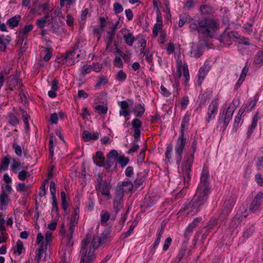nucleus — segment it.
<instances>
[{
  "mask_svg": "<svg viewBox=\"0 0 263 263\" xmlns=\"http://www.w3.org/2000/svg\"><path fill=\"white\" fill-rule=\"evenodd\" d=\"M52 209L51 212L52 217L55 220H58L60 217L59 208L56 198H52Z\"/></svg>",
  "mask_w": 263,
  "mask_h": 263,
  "instance_id": "nucleus-17",
  "label": "nucleus"
},
{
  "mask_svg": "<svg viewBox=\"0 0 263 263\" xmlns=\"http://www.w3.org/2000/svg\"><path fill=\"white\" fill-rule=\"evenodd\" d=\"M218 223V220L214 219L211 220L208 223V224L204 227V229H207V230H209L210 229H212L214 226L217 224Z\"/></svg>",
  "mask_w": 263,
  "mask_h": 263,
  "instance_id": "nucleus-61",
  "label": "nucleus"
},
{
  "mask_svg": "<svg viewBox=\"0 0 263 263\" xmlns=\"http://www.w3.org/2000/svg\"><path fill=\"white\" fill-rule=\"evenodd\" d=\"M107 159H112L117 161L118 157V153L115 149L111 150L107 155Z\"/></svg>",
  "mask_w": 263,
  "mask_h": 263,
  "instance_id": "nucleus-42",
  "label": "nucleus"
},
{
  "mask_svg": "<svg viewBox=\"0 0 263 263\" xmlns=\"http://www.w3.org/2000/svg\"><path fill=\"white\" fill-rule=\"evenodd\" d=\"M114 65L118 68H122L123 66V62L119 57H116L114 60Z\"/></svg>",
  "mask_w": 263,
  "mask_h": 263,
  "instance_id": "nucleus-58",
  "label": "nucleus"
},
{
  "mask_svg": "<svg viewBox=\"0 0 263 263\" xmlns=\"http://www.w3.org/2000/svg\"><path fill=\"white\" fill-rule=\"evenodd\" d=\"M255 180L260 186H263V176L261 175L256 174Z\"/></svg>",
  "mask_w": 263,
  "mask_h": 263,
  "instance_id": "nucleus-64",
  "label": "nucleus"
},
{
  "mask_svg": "<svg viewBox=\"0 0 263 263\" xmlns=\"http://www.w3.org/2000/svg\"><path fill=\"white\" fill-rule=\"evenodd\" d=\"M61 199H62V208L64 211H66L67 209V204L66 202V196L65 192L62 191L61 193Z\"/></svg>",
  "mask_w": 263,
  "mask_h": 263,
  "instance_id": "nucleus-45",
  "label": "nucleus"
},
{
  "mask_svg": "<svg viewBox=\"0 0 263 263\" xmlns=\"http://www.w3.org/2000/svg\"><path fill=\"white\" fill-rule=\"evenodd\" d=\"M218 107V99H215L211 102L210 105L209 106L208 112V117L206 118V121L208 123L210 122L212 119H213L215 118V116L217 114Z\"/></svg>",
  "mask_w": 263,
  "mask_h": 263,
  "instance_id": "nucleus-8",
  "label": "nucleus"
},
{
  "mask_svg": "<svg viewBox=\"0 0 263 263\" xmlns=\"http://www.w3.org/2000/svg\"><path fill=\"white\" fill-rule=\"evenodd\" d=\"M209 167L206 164L203 165L200 176V183L198 185V207L206 202L208 196L210 192L209 182Z\"/></svg>",
  "mask_w": 263,
  "mask_h": 263,
  "instance_id": "nucleus-2",
  "label": "nucleus"
},
{
  "mask_svg": "<svg viewBox=\"0 0 263 263\" xmlns=\"http://www.w3.org/2000/svg\"><path fill=\"white\" fill-rule=\"evenodd\" d=\"M197 226V218H196L194 219L193 222L189 224L188 227L186 229L185 233V236H189L190 234H191L194 229L196 228Z\"/></svg>",
  "mask_w": 263,
  "mask_h": 263,
  "instance_id": "nucleus-27",
  "label": "nucleus"
},
{
  "mask_svg": "<svg viewBox=\"0 0 263 263\" xmlns=\"http://www.w3.org/2000/svg\"><path fill=\"white\" fill-rule=\"evenodd\" d=\"M182 69L183 72V76L185 79V81H187L190 78L187 65L185 63L183 65L181 60H178L177 61V71L176 73L174 74L175 79H179L181 77Z\"/></svg>",
  "mask_w": 263,
  "mask_h": 263,
  "instance_id": "nucleus-7",
  "label": "nucleus"
},
{
  "mask_svg": "<svg viewBox=\"0 0 263 263\" xmlns=\"http://www.w3.org/2000/svg\"><path fill=\"white\" fill-rule=\"evenodd\" d=\"M111 228L109 227L106 228L101 234V236L98 237L96 240V246H98V248L101 245L103 244L110 238V234L111 232Z\"/></svg>",
  "mask_w": 263,
  "mask_h": 263,
  "instance_id": "nucleus-10",
  "label": "nucleus"
},
{
  "mask_svg": "<svg viewBox=\"0 0 263 263\" xmlns=\"http://www.w3.org/2000/svg\"><path fill=\"white\" fill-rule=\"evenodd\" d=\"M186 143V139L181 136H179L177 139V144L175 146V153L177 156L176 157V162L179 164L182 159V155L184 149L185 144Z\"/></svg>",
  "mask_w": 263,
  "mask_h": 263,
  "instance_id": "nucleus-6",
  "label": "nucleus"
},
{
  "mask_svg": "<svg viewBox=\"0 0 263 263\" xmlns=\"http://www.w3.org/2000/svg\"><path fill=\"white\" fill-rule=\"evenodd\" d=\"M21 20V16L20 15H16L13 17L10 18L7 22V24L9 25L11 28H13L18 26L20 21Z\"/></svg>",
  "mask_w": 263,
  "mask_h": 263,
  "instance_id": "nucleus-16",
  "label": "nucleus"
},
{
  "mask_svg": "<svg viewBox=\"0 0 263 263\" xmlns=\"http://www.w3.org/2000/svg\"><path fill=\"white\" fill-rule=\"evenodd\" d=\"M30 174L29 172L25 170H22L18 173V178L20 180H24L27 178L29 177Z\"/></svg>",
  "mask_w": 263,
  "mask_h": 263,
  "instance_id": "nucleus-44",
  "label": "nucleus"
},
{
  "mask_svg": "<svg viewBox=\"0 0 263 263\" xmlns=\"http://www.w3.org/2000/svg\"><path fill=\"white\" fill-rule=\"evenodd\" d=\"M125 43L130 46H132L135 41V38L132 33H128L123 35Z\"/></svg>",
  "mask_w": 263,
  "mask_h": 263,
  "instance_id": "nucleus-31",
  "label": "nucleus"
},
{
  "mask_svg": "<svg viewBox=\"0 0 263 263\" xmlns=\"http://www.w3.org/2000/svg\"><path fill=\"white\" fill-rule=\"evenodd\" d=\"M27 37L24 36L22 34H21L18 33V39L17 41V45L18 46H22V45L24 44V42L25 40H26Z\"/></svg>",
  "mask_w": 263,
  "mask_h": 263,
  "instance_id": "nucleus-62",
  "label": "nucleus"
},
{
  "mask_svg": "<svg viewBox=\"0 0 263 263\" xmlns=\"http://www.w3.org/2000/svg\"><path fill=\"white\" fill-rule=\"evenodd\" d=\"M93 160L96 165L99 166H102L105 164V157L101 151L96 152V156L93 157Z\"/></svg>",
  "mask_w": 263,
  "mask_h": 263,
  "instance_id": "nucleus-14",
  "label": "nucleus"
},
{
  "mask_svg": "<svg viewBox=\"0 0 263 263\" xmlns=\"http://www.w3.org/2000/svg\"><path fill=\"white\" fill-rule=\"evenodd\" d=\"M196 151V147L193 148V154H191L190 156L188 157L186 160V164H185V168L186 174H188L189 173V171L190 170V167L192 165L194 160V154Z\"/></svg>",
  "mask_w": 263,
  "mask_h": 263,
  "instance_id": "nucleus-25",
  "label": "nucleus"
},
{
  "mask_svg": "<svg viewBox=\"0 0 263 263\" xmlns=\"http://www.w3.org/2000/svg\"><path fill=\"white\" fill-rule=\"evenodd\" d=\"M255 231V228L253 224L248 225L245 229L243 236V237L248 238L251 236Z\"/></svg>",
  "mask_w": 263,
  "mask_h": 263,
  "instance_id": "nucleus-28",
  "label": "nucleus"
},
{
  "mask_svg": "<svg viewBox=\"0 0 263 263\" xmlns=\"http://www.w3.org/2000/svg\"><path fill=\"white\" fill-rule=\"evenodd\" d=\"M10 200L8 196L4 190H2L0 194V205L1 206H7Z\"/></svg>",
  "mask_w": 263,
  "mask_h": 263,
  "instance_id": "nucleus-21",
  "label": "nucleus"
},
{
  "mask_svg": "<svg viewBox=\"0 0 263 263\" xmlns=\"http://www.w3.org/2000/svg\"><path fill=\"white\" fill-rule=\"evenodd\" d=\"M258 116H259V112H256V114L254 115V116L253 117L252 124L251 125L250 129L248 130V133H247V137L248 138L251 135V134L253 133V131H254V129L256 127L257 123L258 120Z\"/></svg>",
  "mask_w": 263,
  "mask_h": 263,
  "instance_id": "nucleus-19",
  "label": "nucleus"
},
{
  "mask_svg": "<svg viewBox=\"0 0 263 263\" xmlns=\"http://www.w3.org/2000/svg\"><path fill=\"white\" fill-rule=\"evenodd\" d=\"M162 30V23H156L154 25L153 29V34L154 37H156L159 32H161Z\"/></svg>",
  "mask_w": 263,
  "mask_h": 263,
  "instance_id": "nucleus-35",
  "label": "nucleus"
},
{
  "mask_svg": "<svg viewBox=\"0 0 263 263\" xmlns=\"http://www.w3.org/2000/svg\"><path fill=\"white\" fill-rule=\"evenodd\" d=\"M95 109L98 111H100L102 114H106L108 108L106 106L97 105L95 107Z\"/></svg>",
  "mask_w": 263,
  "mask_h": 263,
  "instance_id": "nucleus-59",
  "label": "nucleus"
},
{
  "mask_svg": "<svg viewBox=\"0 0 263 263\" xmlns=\"http://www.w3.org/2000/svg\"><path fill=\"white\" fill-rule=\"evenodd\" d=\"M110 217V214L107 211H102L101 214V224H104L109 219Z\"/></svg>",
  "mask_w": 263,
  "mask_h": 263,
  "instance_id": "nucleus-37",
  "label": "nucleus"
},
{
  "mask_svg": "<svg viewBox=\"0 0 263 263\" xmlns=\"http://www.w3.org/2000/svg\"><path fill=\"white\" fill-rule=\"evenodd\" d=\"M190 116L188 114H185L183 117L181 126V135L182 137L184 136V133L185 127H187L189 124Z\"/></svg>",
  "mask_w": 263,
  "mask_h": 263,
  "instance_id": "nucleus-24",
  "label": "nucleus"
},
{
  "mask_svg": "<svg viewBox=\"0 0 263 263\" xmlns=\"http://www.w3.org/2000/svg\"><path fill=\"white\" fill-rule=\"evenodd\" d=\"M145 108L141 104L136 105L133 110L135 116L137 117H141L144 114Z\"/></svg>",
  "mask_w": 263,
  "mask_h": 263,
  "instance_id": "nucleus-23",
  "label": "nucleus"
},
{
  "mask_svg": "<svg viewBox=\"0 0 263 263\" xmlns=\"http://www.w3.org/2000/svg\"><path fill=\"white\" fill-rule=\"evenodd\" d=\"M108 82V79L104 76H99L98 77V80L95 86L96 88H99L101 86L104 85Z\"/></svg>",
  "mask_w": 263,
  "mask_h": 263,
  "instance_id": "nucleus-30",
  "label": "nucleus"
},
{
  "mask_svg": "<svg viewBox=\"0 0 263 263\" xmlns=\"http://www.w3.org/2000/svg\"><path fill=\"white\" fill-rule=\"evenodd\" d=\"M119 104L121 107L120 111V115L127 117L130 114L128 110L129 105L126 101H122L119 102Z\"/></svg>",
  "mask_w": 263,
  "mask_h": 263,
  "instance_id": "nucleus-15",
  "label": "nucleus"
},
{
  "mask_svg": "<svg viewBox=\"0 0 263 263\" xmlns=\"http://www.w3.org/2000/svg\"><path fill=\"white\" fill-rule=\"evenodd\" d=\"M44 252V249L43 245H40L39 248L37 250L35 251L36 256V259L37 260V262H39L40 260L42 259V254Z\"/></svg>",
  "mask_w": 263,
  "mask_h": 263,
  "instance_id": "nucleus-47",
  "label": "nucleus"
},
{
  "mask_svg": "<svg viewBox=\"0 0 263 263\" xmlns=\"http://www.w3.org/2000/svg\"><path fill=\"white\" fill-rule=\"evenodd\" d=\"M253 63L255 65H262L263 64V51L260 50L257 52L255 54Z\"/></svg>",
  "mask_w": 263,
  "mask_h": 263,
  "instance_id": "nucleus-26",
  "label": "nucleus"
},
{
  "mask_svg": "<svg viewBox=\"0 0 263 263\" xmlns=\"http://www.w3.org/2000/svg\"><path fill=\"white\" fill-rule=\"evenodd\" d=\"M228 36L230 39H232V36H234V37L236 38L237 41L238 42V44H243V45H247V46H249L250 44V40L248 38H246V37H242V36H240L239 37H236L234 35V32H229L228 34Z\"/></svg>",
  "mask_w": 263,
  "mask_h": 263,
  "instance_id": "nucleus-18",
  "label": "nucleus"
},
{
  "mask_svg": "<svg viewBox=\"0 0 263 263\" xmlns=\"http://www.w3.org/2000/svg\"><path fill=\"white\" fill-rule=\"evenodd\" d=\"M16 250L14 251V253H17L18 255H20L22 253V250L24 249V246L23 242L18 240L16 242Z\"/></svg>",
  "mask_w": 263,
  "mask_h": 263,
  "instance_id": "nucleus-49",
  "label": "nucleus"
},
{
  "mask_svg": "<svg viewBox=\"0 0 263 263\" xmlns=\"http://www.w3.org/2000/svg\"><path fill=\"white\" fill-rule=\"evenodd\" d=\"M233 201L230 199L224 201L223 211L219 215V218L220 220L223 219L225 217L229 214L233 207Z\"/></svg>",
  "mask_w": 263,
  "mask_h": 263,
  "instance_id": "nucleus-12",
  "label": "nucleus"
},
{
  "mask_svg": "<svg viewBox=\"0 0 263 263\" xmlns=\"http://www.w3.org/2000/svg\"><path fill=\"white\" fill-rule=\"evenodd\" d=\"M114 10L116 14L119 13L123 11V8L121 5L118 3H115L114 4Z\"/></svg>",
  "mask_w": 263,
  "mask_h": 263,
  "instance_id": "nucleus-57",
  "label": "nucleus"
},
{
  "mask_svg": "<svg viewBox=\"0 0 263 263\" xmlns=\"http://www.w3.org/2000/svg\"><path fill=\"white\" fill-rule=\"evenodd\" d=\"M33 28V26L32 24L26 25L23 29H20L18 30V33L24 36L28 37V33L32 30Z\"/></svg>",
  "mask_w": 263,
  "mask_h": 263,
  "instance_id": "nucleus-29",
  "label": "nucleus"
},
{
  "mask_svg": "<svg viewBox=\"0 0 263 263\" xmlns=\"http://www.w3.org/2000/svg\"><path fill=\"white\" fill-rule=\"evenodd\" d=\"M206 47L208 49L211 48L210 44L208 43L207 41L204 40H200L198 41V48L200 49H204Z\"/></svg>",
  "mask_w": 263,
  "mask_h": 263,
  "instance_id": "nucleus-48",
  "label": "nucleus"
},
{
  "mask_svg": "<svg viewBox=\"0 0 263 263\" xmlns=\"http://www.w3.org/2000/svg\"><path fill=\"white\" fill-rule=\"evenodd\" d=\"M144 56L147 62L153 65V53H151L149 50H147L146 53H144Z\"/></svg>",
  "mask_w": 263,
  "mask_h": 263,
  "instance_id": "nucleus-60",
  "label": "nucleus"
},
{
  "mask_svg": "<svg viewBox=\"0 0 263 263\" xmlns=\"http://www.w3.org/2000/svg\"><path fill=\"white\" fill-rule=\"evenodd\" d=\"M91 70V65H85L82 68L81 74L84 76L86 74L89 73Z\"/></svg>",
  "mask_w": 263,
  "mask_h": 263,
  "instance_id": "nucleus-52",
  "label": "nucleus"
},
{
  "mask_svg": "<svg viewBox=\"0 0 263 263\" xmlns=\"http://www.w3.org/2000/svg\"><path fill=\"white\" fill-rule=\"evenodd\" d=\"M9 123L15 126L18 123V120L17 117L12 113L9 114L8 115Z\"/></svg>",
  "mask_w": 263,
  "mask_h": 263,
  "instance_id": "nucleus-38",
  "label": "nucleus"
},
{
  "mask_svg": "<svg viewBox=\"0 0 263 263\" xmlns=\"http://www.w3.org/2000/svg\"><path fill=\"white\" fill-rule=\"evenodd\" d=\"M260 205L261 203L254 199L250 206L249 210L251 212H255L259 208Z\"/></svg>",
  "mask_w": 263,
  "mask_h": 263,
  "instance_id": "nucleus-43",
  "label": "nucleus"
},
{
  "mask_svg": "<svg viewBox=\"0 0 263 263\" xmlns=\"http://www.w3.org/2000/svg\"><path fill=\"white\" fill-rule=\"evenodd\" d=\"M127 78V75L125 72L121 70L119 71L116 77V79L119 82L124 81Z\"/></svg>",
  "mask_w": 263,
  "mask_h": 263,
  "instance_id": "nucleus-39",
  "label": "nucleus"
},
{
  "mask_svg": "<svg viewBox=\"0 0 263 263\" xmlns=\"http://www.w3.org/2000/svg\"><path fill=\"white\" fill-rule=\"evenodd\" d=\"M199 11L202 15H211L213 12V8L209 5H202L200 6Z\"/></svg>",
  "mask_w": 263,
  "mask_h": 263,
  "instance_id": "nucleus-22",
  "label": "nucleus"
},
{
  "mask_svg": "<svg viewBox=\"0 0 263 263\" xmlns=\"http://www.w3.org/2000/svg\"><path fill=\"white\" fill-rule=\"evenodd\" d=\"M121 167H125L129 162V159L125 157L124 155L119 156L118 158L117 161Z\"/></svg>",
  "mask_w": 263,
  "mask_h": 263,
  "instance_id": "nucleus-33",
  "label": "nucleus"
},
{
  "mask_svg": "<svg viewBox=\"0 0 263 263\" xmlns=\"http://www.w3.org/2000/svg\"><path fill=\"white\" fill-rule=\"evenodd\" d=\"M138 140H135L133 142V145L131 148H130L127 154H130L131 153L136 152L138 148H139V145L137 144Z\"/></svg>",
  "mask_w": 263,
  "mask_h": 263,
  "instance_id": "nucleus-53",
  "label": "nucleus"
},
{
  "mask_svg": "<svg viewBox=\"0 0 263 263\" xmlns=\"http://www.w3.org/2000/svg\"><path fill=\"white\" fill-rule=\"evenodd\" d=\"M190 47L191 49V54H193L195 58H197V45L194 42H192L190 44Z\"/></svg>",
  "mask_w": 263,
  "mask_h": 263,
  "instance_id": "nucleus-50",
  "label": "nucleus"
},
{
  "mask_svg": "<svg viewBox=\"0 0 263 263\" xmlns=\"http://www.w3.org/2000/svg\"><path fill=\"white\" fill-rule=\"evenodd\" d=\"M132 124L134 129H140L142 126V122L139 119L136 118L133 120Z\"/></svg>",
  "mask_w": 263,
  "mask_h": 263,
  "instance_id": "nucleus-54",
  "label": "nucleus"
},
{
  "mask_svg": "<svg viewBox=\"0 0 263 263\" xmlns=\"http://www.w3.org/2000/svg\"><path fill=\"white\" fill-rule=\"evenodd\" d=\"M4 36H0V50L4 51L6 50L7 45H9L11 42V37L8 35L6 38H4Z\"/></svg>",
  "mask_w": 263,
  "mask_h": 263,
  "instance_id": "nucleus-20",
  "label": "nucleus"
},
{
  "mask_svg": "<svg viewBox=\"0 0 263 263\" xmlns=\"http://www.w3.org/2000/svg\"><path fill=\"white\" fill-rule=\"evenodd\" d=\"M122 201L123 199L115 198L114 201V208L115 210V211H116V213H118V212L122 208Z\"/></svg>",
  "mask_w": 263,
  "mask_h": 263,
  "instance_id": "nucleus-34",
  "label": "nucleus"
},
{
  "mask_svg": "<svg viewBox=\"0 0 263 263\" xmlns=\"http://www.w3.org/2000/svg\"><path fill=\"white\" fill-rule=\"evenodd\" d=\"M124 190L126 193L132 191L134 188V185L131 181H123Z\"/></svg>",
  "mask_w": 263,
  "mask_h": 263,
  "instance_id": "nucleus-32",
  "label": "nucleus"
},
{
  "mask_svg": "<svg viewBox=\"0 0 263 263\" xmlns=\"http://www.w3.org/2000/svg\"><path fill=\"white\" fill-rule=\"evenodd\" d=\"M96 240L94 237L91 240V234L88 233L81 242L80 263H93L96 259L95 250Z\"/></svg>",
  "mask_w": 263,
  "mask_h": 263,
  "instance_id": "nucleus-1",
  "label": "nucleus"
},
{
  "mask_svg": "<svg viewBox=\"0 0 263 263\" xmlns=\"http://www.w3.org/2000/svg\"><path fill=\"white\" fill-rule=\"evenodd\" d=\"M99 134L98 132L90 133L88 130H84L82 134V138L85 142H87L90 140H97L99 138Z\"/></svg>",
  "mask_w": 263,
  "mask_h": 263,
  "instance_id": "nucleus-13",
  "label": "nucleus"
},
{
  "mask_svg": "<svg viewBox=\"0 0 263 263\" xmlns=\"http://www.w3.org/2000/svg\"><path fill=\"white\" fill-rule=\"evenodd\" d=\"M198 32L204 35L213 38L215 36V31L219 29V24L214 19L205 17L201 21H198Z\"/></svg>",
  "mask_w": 263,
  "mask_h": 263,
  "instance_id": "nucleus-3",
  "label": "nucleus"
},
{
  "mask_svg": "<svg viewBox=\"0 0 263 263\" xmlns=\"http://www.w3.org/2000/svg\"><path fill=\"white\" fill-rule=\"evenodd\" d=\"M20 72L17 70L7 78L6 84L7 85V90L12 91L16 89V87L18 85L23 86L22 80L20 79Z\"/></svg>",
  "mask_w": 263,
  "mask_h": 263,
  "instance_id": "nucleus-5",
  "label": "nucleus"
},
{
  "mask_svg": "<svg viewBox=\"0 0 263 263\" xmlns=\"http://www.w3.org/2000/svg\"><path fill=\"white\" fill-rule=\"evenodd\" d=\"M45 55L43 58L44 61L48 62L51 58L52 54V49L51 48H45Z\"/></svg>",
  "mask_w": 263,
  "mask_h": 263,
  "instance_id": "nucleus-40",
  "label": "nucleus"
},
{
  "mask_svg": "<svg viewBox=\"0 0 263 263\" xmlns=\"http://www.w3.org/2000/svg\"><path fill=\"white\" fill-rule=\"evenodd\" d=\"M196 199H194L193 203H189V205H187L186 209L189 211L191 210L192 212L194 211L195 213L197 212V208L196 207Z\"/></svg>",
  "mask_w": 263,
  "mask_h": 263,
  "instance_id": "nucleus-51",
  "label": "nucleus"
},
{
  "mask_svg": "<svg viewBox=\"0 0 263 263\" xmlns=\"http://www.w3.org/2000/svg\"><path fill=\"white\" fill-rule=\"evenodd\" d=\"M235 109L233 107L231 108L229 107L225 112L224 117H223V115L220 116L219 118V122L220 124L222 122H223V124L225 126V128L228 126L230 120H231L233 113L234 112Z\"/></svg>",
  "mask_w": 263,
  "mask_h": 263,
  "instance_id": "nucleus-11",
  "label": "nucleus"
},
{
  "mask_svg": "<svg viewBox=\"0 0 263 263\" xmlns=\"http://www.w3.org/2000/svg\"><path fill=\"white\" fill-rule=\"evenodd\" d=\"M211 69L209 62L205 61L203 66L198 70V85H200Z\"/></svg>",
  "mask_w": 263,
  "mask_h": 263,
  "instance_id": "nucleus-9",
  "label": "nucleus"
},
{
  "mask_svg": "<svg viewBox=\"0 0 263 263\" xmlns=\"http://www.w3.org/2000/svg\"><path fill=\"white\" fill-rule=\"evenodd\" d=\"M103 174L99 173L97 175L96 189L99 191L102 195H105L109 198L111 197L109 190L111 187L110 183L105 180H103Z\"/></svg>",
  "mask_w": 263,
  "mask_h": 263,
  "instance_id": "nucleus-4",
  "label": "nucleus"
},
{
  "mask_svg": "<svg viewBox=\"0 0 263 263\" xmlns=\"http://www.w3.org/2000/svg\"><path fill=\"white\" fill-rule=\"evenodd\" d=\"M9 164V159L6 157L4 158L1 162V168L4 171H6L8 168V166Z\"/></svg>",
  "mask_w": 263,
  "mask_h": 263,
  "instance_id": "nucleus-46",
  "label": "nucleus"
},
{
  "mask_svg": "<svg viewBox=\"0 0 263 263\" xmlns=\"http://www.w3.org/2000/svg\"><path fill=\"white\" fill-rule=\"evenodd\" d=\"M258 101V95L256 94L253 100L249 103V106L247 105V111H250L256 105V103Z\"/></svg>",
  "mask_w": 263,
  "mask_h": 263,
  "instance_id": "nucleus-41",
  "label": "nucleus"
},
{
  "mask_svg": "<svg viewBox=\"0 0 263 263\" xmlns=\"http://www.w3.org/2000/svg\"><path fill=\"white\" fill-rule=\"evenodd\" d=\"M12 147L14 149L15 153L17 156H22V148L20 145H17L15 143H14L12 145Z\"/></svg>",
  "mask_w": 263,
  "mask_h": 263,
  "instance_id": "nucleus-55",
  "label": "nucleus"
},
{
  "mask_svg": "<svg viewBox=\"0 0 263 263\" xmlns=\"http://www.w3.org/2000/svg\"><path fill=\"white\" fill-rule=\"evenodd\" d=\"M119 24V22H117L111 27V30L108 32V34L109 35V37L110 38L111 40H113L114 36L115 35L116 31L118 28V26Z\"/></svg>",
  "mask_w": 263,
  "mask_h": 263,
  "instance_id": "nucleus-36",
  "label": "nucleus"
},
{
  "mask_svg": "<svg viewBox=\"0 0 263 263\" xmlns=\"http://www.w3.org/2000/svg\"><path fill=\"white\" fill-rule=\"evenodd\" d=\"M104 165L105 166L106 169H109L113 166L116 167L117 165V161L115 160L107 159L106 163H105Z\"/></svg>",
  "mask_w": 263,
  "mask_h": 263,
  "instance_id": "nucleus-56",
  "label": "nucleus"
},
{
  "mask_svg": "<svg viewBox=\"0 0 263 263\" xmlns=\"http://www.w3.org/2000/svg\"><path fill=\"white\" fill-rule=\"evenodd\" d=\"M189 103V98L187 97H183L180 101V104L182 109H185Z\"/></svg>",
  "mask_w": 263,
  "mask_h": 263,
  "instance_id": "nucleus-63",
  "label": "nucleus"
}]
</instances>
